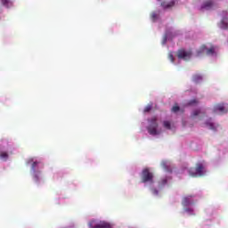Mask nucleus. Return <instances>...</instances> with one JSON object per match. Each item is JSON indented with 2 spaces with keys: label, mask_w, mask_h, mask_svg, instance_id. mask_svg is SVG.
I'll list each match as a JSON object with an SVG mask.
<instances>
[{
  "label": "nucleus",
  "mask_w": 228,
  "mask_h": 228,
  "mask_svg": "<svg viewBox=\"0 0 228 228\" xmlns=\"http://www.w3.org/2000/svg\"><path fill=\"white\" fill-rule=\"evenodd\" d=\"M147 131L151 136H158L161 134V130H159V124L158 123V117L153 116L151 118L148 119Z\"/></svg>",
  "instance_id": "obj_1"
},
{
  "label": "nucleus",
  "mask_w": 228,
  "mask_h": 228,
  "mask_svg": "<svg viewBox=\"0 0 228 228\" xmlns=\"http://www.w3.org/2000/svg\"><path fill=\"white\" fill-rule=\"evenodd\" d=\"M189 175L191 177H202L204 175V165L202 163L196 164V167H191Z\"/></svg>",
  "instance_id": "obj_2"
},
{
  "label": "nucleus",
  "mask_w": 228,
  "mask_h": 228,
  "mask_svg": "<svg viewBox=\"0 0 228 228\" xmlns=\"http://www.w3.org/2000/svg\"><path fill=\"white\" fill-rule=\"evenodd\" d=\"M142 183H154V174L151 172L149 167L144 168L142 171Z\"/></svg>",
  "instance_id": "obj_3"
},
{
  "label": "nucleus",
  "mask_w": 228,
  "mask_h": 228,
  "mask_svg": "<svg viewBox=\"0 0 228 228\" xmlns=\"http://www.w3.org/2000/svg\"><path fill=\"white\" fill-rule=\"evenodd\" d=\"M204 53L207 56H213V54H215V46L210 45V47H208V45H202L198 51V56H200V54H204Z\"/></svg>",
  "instance_id": "obj_4"
},
{
  "label": "nucleus",
  "mask_w": 228,
  "mask_h": 228,
  "mask_svg": "<svg viewBox=\"0 0 228 228\" xmlns=\"http://www.w3.org/2000/svg\"><path fill=\"white\" fill-rule=\"evenodd\" d=\"M90 228H111V225L104 221L96 223L95 221L89 222Z\"/></svg>",
  "instance_id": "obj_5"
},
{
  "label": "nucleus",
  "mask_w": 228,
  "mask_h": 228,
  "mask_svg": "<svg viewBox=\"0 0 228 228\" xmlns=\"http://www.w3.org/2000/svg\"><path fill=\"white\" fill-rule=\"evenodd\" d=\"M177 57L179 60H185L188 61L191 58V51H186L184 49H180L177 52Z\"/></svg>",
  "instance_id": "obj_6"
},
{
  "label": "nucleus",
  "mask_w": 228,
  "mask_h": 228,
  "mask_svg": "<svg viewBox=\"0 0 228 228\" xmlns=\"http://www.w3.org/2000/svg\"><path fill=\"white\" fill-rule=\"evenodd\" d=\"M228 108L225 107L224 103H219L214 106V113H221V115H224V113H227Z\"/></svg>",
  "instance_id": "obj_7"
},
{
  "label": "nucleus",
  "mask_w": 228,
  "mask_h": 228,
  "mask_svg": "<svg viewBox=\"0 0 228 228\" xmlns=\"http://www.w3.org/2000/svg\"><path fill=\"white\" fill-rule=\"evenodd\" d=\"M177 4V0H172L169 3L162 2L161 6L164 10H170V8H174Z\"/></svg>",
  "instance_id": "obj_8"
},
{
  "label": "nucleus",
  "mask_w": 228,
  "mask_h": 228,
  "mask_svg": "<svg viewBox=\"0 0 228 228\" xmlns=\"http://www.w3.org/2000/svg\"><path fill=\"white\" fill-rule=\"evenodd\" d=\"M193 196L192 195H189L186 197H183V200H182V205L184 206L185 208L188 206H191V204H193Z\"/></svg>",
  "instance_id": "obj_9"
},
{
  "label": "nucleus",
  "mask_w": 228,
  "mask_h": 228,
  "mask_svg": "<svg viewBox=\"0 0 228 228\" xmlns=\"http://www.w3.org/2000/svg\"><path fill=\"white\" fill-rule=\"evenodd\" d=\"M211 8H213V1L211 0L204 2L201 5V10H211Z\"/></svg>",
  "instance_id": "obj_10"
},
{
  "label": "nucleus",
  "mask_w": 228,
  "mask_h": 228,
  "mask_svg": "<svg viewBox=\"0 0 228 228\" xmlns=\"http://www.w3.org/2000/svg\"><path fill=\"white\" fill-rule=\"evenodd\" d=\"M222 29H228V18H224L221 21Z\"/></svg>",
  "instance_id": "obj_11"
},
{
  "label": "nucleus",
  "mask_w": 228,
  "mask_h": 228,
  "mask_svg": "<svg viewBox=\"0 0 228 228\" xmlns=\"http://www.w3.org/2000/svg\"><path fill=\"white\" fill-rule=\"evenodd\" d=\"M201 79H202V76H200L199 74L193 75V77H192V81L194 83H200Z\"/></svg>",
  "instance_id": "obj_12"
},
{
  "label": "nucleus",
  "mask_w": 228,
  "mask_h": 228,
  "mask_svg": "<svg viewBox=\"0 0 228 228\" xmlns=\"http://www.w3.org/2000/svg\"><path fill=\"white\" fill-rule=\"evenodd\" d=\"M205 125L209 127V129H212V131H215L216 129V126H215V123L211 121H207Z\"/></svg>",
  "instance_id": "obj_13"
},
{
  "label": "nucleus",
  "mask_w": 228,
  "mask_h": 228,
  "mask_svg": "<svg viewBox=\"0 0 228 228\" xmlns=\"http://www.w3.org/2000/svg\"><path fill=\"white\" fill-rule=\"evenodd\" d=\"M199 104V101L197 99L191 100L187 102L186 106H195Z\"/></svg>",
  "instance_id": "obj_14"
},
{
  "label": "nucleus",
  "mask_w": 228,
  "mask_h": 228,
  "mask_svg": "<svg viewBox=\"0 0 228 228\" xmlns=\"http://www.w3.org/2000/svg\"><path fill=\"white\" fill-rule=\"evenodd\" d=\"M1 2L6 8H10V6H12V2H10V0H1Z\"/></svg>",
  "instance_id": "obj_15"
},
{
  "label": "nucleus",
  "mask_w": 228,
  "mask_h": 228,
  "mask_svg": "<svg viewBox=\"0 0 228 228\" xmlns=\"http://www.w3.org/2000/svg\"><path fill=\"white\" fill-rule=\"evenodd\" d=\"M0 159L6 160L8 159V153L6 151L0 152Z\"/></svg>",
  "instance_id": "obj_16"
},
{
  "label": "nucleus",
  "mask_w": 228,
  "mask_h": 228,
  "mask_svg": "<svg viewBox=\"0 0 228 228\" xmlns=\"http://www.w3.org/2000/svg\"><path fill=\"white\" fill-rule=\"evenodd\" d=\"M151 20H153V22H156V20H158V13L152 12L151 14Z\"/></svg>",
  "instance_id": "obj_17"
},
{
  "label": "nucleus",
  "mask_w": 228,
  "mask_h": 228,
  "mask_svg": "<svg viewBox=\"0 0 228 228\" xmlns=\"http://www.w3.org/2000/svg\"><path fill=\"white\" fill-rule=\"evenodd\" d=\"M163 126L166 129H171V124L170 121H164Z\"/></svg>",
  "instance_id": "obj_18"
},
{
  "label": "nucleus",
  "mask_w": 228,
  "mask_h": 228,
  "mask_svg": "<svg viewBox=\"0 0 228 228\" xmlns=\"http://www.w3.org/2000/svg\"><path fill=\"white\" fill-rule=\"evenodd\" d=\"M179 110H181V108L178 105H175L173 106V108L171 109V111L173 113H177V111H179Z\"/></svg>",
  "instance_id": "obj_19"
},
{
  "label": "nucleus",
  "mask_w": 228,
  "mask_h": 228,
  "mask_svg": "<svg viewBox=\"0 0 228 228\" xmlns=\"http://www.w3.org/2000/svg\"><path fill=\"white\" fill-rule=\"evenodd\" d=\"M151 110H152V104H148V105L144 108V113H149V111H151Z\"/></svg>",
  "instance_id": "obj_20"
},
{
  "label": "nucleus",
  "mask_w": 228,
  "mask_h": 228,
  "mask_svg": "<svg viewBox=\"0 0 228 228\" xmlns=\"http://www.w3.org/2000/svg\"><path fill=\"white\" fill-rule=\"evenodd\" d=\"M198 115H200V110H193L191 117H198Z\"/></svg>",
  "instance_id": "obj_21"
},
{
  "label": "nucleus",
  "mask_w": 228,
  "mask_h": 228,
  "mask_svg": "<svg viewBox=\"0 0 228 228\" xmlns=\"http://www.w3.org/2000/svg\"><path fill=\"white\" fill-rule=\"evenodd\" d=\"M186 213H189V215L195 216V213L193 212V208H185Z\"/></svg>",
  "instance_id": "obj_22"
},
{
  "label": "nucleus",
  "mask_w": 228,
  "mask_h": 228,
  "mask_svg": "<svg viewBox=\"0 0 228 228\" xmlns=\"http://www.w3.org/2000/svg\"><path fill=\"white\" fill-rule=\"evenodd\" d=\"M37 165H38V162H37V161L32 163L31 168H32L33 172H35L37 170Z\"/></svg>",
  "instance_id": "obj_23"
},
{
  "label": "nucleus",
  "mask_w": 228,
  "mask_h": 228,
  "mask_svg": "<svg viewBox=\"0 0 228 228\" xmlns=\"http://www.w3.org/2000/svg\"><path fill=\"white\" fill-rule=\"evenodd\" d=\"M168 58H169L170 61H171L172 63H174L175 59H174V55H173L172 53H170V54L168 55Z\"/></svg>",
  "instance_id": "obj_24"
},
{
  "label": "nucleus",
  "mask_w": 228,
  "mask_h": 228,
  "mask_svg": "<svg viewBox=\"0 0 228 228\" xmlns=\"http://www.w3.org/2000/svg\"><path fill=\"white\" fill-rule=\"evenodd\" d=\"M34 181H35L36 183H38V181H40V178H39L37 175H34Z\"/></svg>",
  "instance_id": "obj_25"
},
{
  "label": "nucleus",
  "mask_w": 228,
  "mask_h": 228,
  "mask_svg": "<svg viewBox=\"0 0 228 228\" xmlns=\"http://www.w3.org/2000/svg\"><path fill=\"white\" fill-rule=\"evenodd\" d=\"M151 191H152L153 195H158V193H159L157 189H152Z\"/></svg>",
  "instance_id": "obj_26"
},
{
  "label": "nucleus",
  "mask_w": 228,
  "mask_h": 228,
  "mask_svg": "<svg viewBox=\"0 0 228 228\" xmlns=\"http://www.w3.org/2000/svg\"><path fill=\"white\" fill-rule=\"evenodd\" d=\"M162 167H164V168L167 170V163L162 162Z\"/></svg>",
  "instance_id": "obj_27"
},
{
  "label": "nucleus",
  "mask_w": 228,
  "mask_h": 228,
  "mask_svg": "<svg viewBox=\"0 0 228 228\" xmlns=\"http://www.w3.org/2000/svg\"><path fill=\"white\" fill-rule=\"evenodd\" d=\"M162 184L164 185V184H167V179H163L162 180Z\"/></svg>",
  "instance_id": "obj_28"
}]
</instances>
